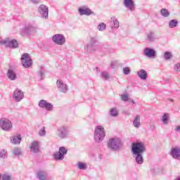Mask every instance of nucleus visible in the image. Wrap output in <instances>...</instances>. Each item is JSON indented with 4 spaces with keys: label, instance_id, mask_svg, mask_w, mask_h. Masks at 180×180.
Segmentation results:
<instances>
[{
    "label": "nucleus",
    "instance_id": "1",
    "mask_svg": "<svg viewBox=\"0 0 180 180\" xmlns=\"http://www.w3.org/2000/svg\"><path fill=\"white\" fill-rule=\"evenodd\" d=\"M98 47H99V40L98 37H91L89 39V43L84 46V49L87 54H91L98 50Z\"/></svg>",
    "mask_w": 180,
    "mask_h": 180
},
{
    "label": "nucleus",
    "instance_id": "2",
    "mask_svg": "<svg viewBox=\"0 0 180 180\" xmlns=\"http://www.w3.org/2000/svg\"><path fill=\"white\" fill-rule=\"evenodd\" d=\"M94 137L96 143L103 141L105 137H106V131L103 126L98 125L95 127Z\"/></svg>",
    "mask_w": 180,
    "mask_h": 180
},
{
    "label": "nucleus",
    "instance_id": "3",
    "mask_svg": "<svg viewBox=\"0 0 180 180\" xmlns=\"http://www.w3.org/2000/svg\"><path fill=\"white\" fill-rule=\"evenodd\" d=\"M147 148L146 144L143 142H135L131 146V153L132 154H144Z\"/></svg>",
    "mask_w": 180,
    "mask_h": 180
},
{
    "label": "nucleus",
    "instance_id": "4",
    "mask_svg": "<svg viewBox=\"0 0 180 180\" xmlns=\"http://www.w3.org/2000/svg\"><path fill=\"white\" fill-rule=\"evenodd\" d=\"M123 143H122V140L120 138L115 137L111 138L108 143V147L110 150H112L113 151H117Z\"/></svg>",
    "mask_w": 180,
    "mask_h": 180
},
{
    "label": "nucleus",
    "instance_id": "5",
    "mask_svg": "<svg viewBox=\"0 0 180 180\" xmlns=\"http://www.w3.org/2000/svg\"><path fill=\"white\" fill-rule=\"evenodd\" d=\"M67 153H68V150L65 148V147H60L58 152L53 153V158L55 161H63Z\"/></svg>",
    "mask_w": 180,
    "mask_h": 180
},
{
    "label": "nucleus",
    "instance_id": "6",
    "mask_svg": "<svg viewBox=\"0 0 180 180\" xmlns=\"http://www.w3.org/2000/svg\"><path fill=\"white\" fill-rule=\"evenodd\" d=\"M13 127L12 122L8 118L0 119V128L4 131H11Z\"/></svg>",
    "mask_w": 180,
    "mask_h": 180
},
{
    "label": "nucleus",
    "instance_id": "7",
    "mask_svg": "<svg viewBox=\"0 0 180 180\" xmlns=\"http://www.w3.org/2000/svg\"><path fill=\"white\" fill-rule=\"evenodd\" d=\"M68 130V126L61 125L57 129V136H58L60 139H67L69 134Z\"/></svg>",
    "mask_w": 180,
    "mask_h": 180
},
{
    "label": "nucleus",
    "instance_id": "8",
    "mask_svg": "<svg viewBox=\"0 0 180 180\" xmlns=\"http://www.w3.org/2000/svg\"><path fill=\"white\" fill-rule=\"evenodd\" d=\"M52 41L58 46H64L65 44V37L63 34H56L52 37Z\"/></svg>",
    "mask_w": 180,
    "mask_h": 180
},
{
    "label": "nucleus",
    "instance_id": "9",
    "mask_svg": "<svg viewBox=\"0 0 180 180\" xmlns=\"http://www.w3.org/2000/svg\"><path fill=\"white\" fill-rule=\"evenodd\" d=\"M21 64L25 68H30V67H32V58L29 53H23L22 55Z\"/></svg>",
    "mask_w": 180,
    "mask_h": 180
},
{
    "label": "nucleus",
    "instance_id": "10",
    "mask_svg": "<svg viewBox=\"0 0 180 180\" xmlns=\"http://www.w3.org/2000/svg\"><path fill=\"white\" fill-rule=\"evenodd\" d=\"M38 105L41 109H46L49 112H52L53 109H54V105L51 104V103L47 102L46 100L39 101Z\"/></svg>",
    "mask_w": 180,
    "mask_h": 180
},
{
    "label": "nucleus",
    "instance_id": "11",
    "mask_svg": "<svg viewBox=\"0 0 180 180\" xmlns=\"http://www.w3.org/2000/svg\"><path fill=\"white\" fill-rule=\"evenodd\" d=\"M4 44L6 47H10V49H18L19 47V44L16 39H11L9 38H6L4 40Z\"/></svg>",
    "mask_w": 180,
    "mask_h": 180
},
{
    "label": "nucleus",
    "instance_id": "12",
    "mask_svg": "<svg viewBox=\"0 0 180 180\" xmlns=\"http://www.w3.org/2000/svg\"><path fill=\"white\" fill-rule=\"evenodd\" d=\"M56 86L59 92H62L63 94H67L68 91V85H67V84H65L63 80L58 79L56 81Z\"/></svg>",
    "mask_w": 180,
    "mask_h": 180
},
{
    "label": "nucleus",
    "instance_id": "13",
    "mask_svg": "<svg viewBox=\"0 0 180 180\" xmlns=\"http://www.w3.org/2000/svg\"><path fill=\"white\" fill-rule=\"evenodd\" d=\"M38 12L43 19H49V7L41 4L38 8Z\"/></svg>",
    "mask_w": 180,
    "mask_h": 180
},
{
    "label": "nucleus",
    "instance_id": "14",
    "mask_svg": "<svg viewBox=\"0 0 180 180\" xmlns=\"http://www.w3.org/2000/svg\"><path fill=\"white\" fill-rule=\"evenodd\" d=\"M13 99L15 102H20L25 98V93L19 89H16L13 94Z\"/></svg>",
    "mask_w": 180,
    "mask_h": 180
},
{
    "label": "nucleus",
    "instance_id": "15",
    "mask_svg": "<svg viewBox=\"0 0 180 180\" xmlns=\"http://www.w3.org/2000/svg\"><path fill=\"white\" fill-rule=\"evenodd\" d=\"M78 12L80 16H84L85 15L86 16H89L91 15H94V12L91 11L89 8L86 6H82L78 8Z\"/></svg>",
    "mask_w": 180,
    "mask_h": 180
},
{
    "label": "nucleus",
    "instance_id": "16",
    "mask_svg": "<svg viewBox=\"0 0 180 180\" xmlns=\"http://www.w3.org/2000/svg\"><path fill=\"white\" fill-rule=\"evenodd\" d=\"M37 29V28L32 25H27L21 30V34H22V36H26V34H31V33L36 32Z\"/></svg>",
    "mask_w": 180,
    "mask_h": 180
},
{
    "label": "nucleus",
    "instance_id": "17",
    "mask_svg": "<svg viewBox=\"0 0 180 180\" xmlns=\"http://www.w3.org/2000/svg\"><path fill=\"white\" fill-rule=\"evenodd\" d=\"M143 54L146 57H148L149 58H155L157 51L151 48H146L143 50Z\"/></svg>",
    "mask_w": 180,
    "mask_h": 180
},
{
    "label": "nucleus",
    "instance_id": "18",
    "mask_svg": "<svg viewBox=\"0 0 180 180\" xmlns=\"http://www.w3.org/2000/svg\"><path fill=\"white\" fill-rule=\"evenodd\" d=\"M124 6L129 11H133L136 9V5L134 4V1L133 0H124Z\"/></svg>",
    "mask_w": 180,
    "mask_h": 180
},
{
    "label": "nucleus",
    "instance_id": "19",
    "mask_svg": "<svg viewBox=\"0 0 180 180\" xmlns=\"http://www.w3.org/2000/svg\"><path fill=\"white\" fill-rule=\"evenodd\" d=\"M170 155L175 160H179L180 158V148L178 147L172 148L170 152Z\"/></svg>",
    "mask_w": 180,
    "mask_h": 180
},
{
    "label": "nucleus",
    "instance_id": "20",
    "mask_svg": "<svg viewBox=\"0 0 180 180\" xmlns=\"http://www.w3.org/2000/svg\"><path fill=\"white\" fill-rule=\"evenodd\" d=\"M30 150L31 153H34L35 154H37V153H40V146H39V142H32L30 146Z\"/></svg>",
    "mask_w": 180,
    "mask_h": 180
},
{
    "label": "nucleus",
    "instance_id": "21",
    "mask_svg": "<svg viewBox=\"0 0 180 180\" xmlns=\"http://www.w3.org/2000/svg\"><path fill=\"white\" fill-rule=\"evenodd\" d=\"M143 153L132 154L135 162L136 164H139V165H141V164L144 162V158H143Z\"/></svg>",
    "mask_w": 180,
    "mask_h": 180
},
{
    "label": "nucleus",
    "instance_id": "22",
    "mask_svg": "<svg viewBox=\"0 0 180 180\" xmlns=\"http://www.w3.org/2000/svg\"><path fill=\"white\" fill-rule=\"evenodd\" d=\"M7 77L10 81H15L18 78V75H16V72H15L12 69H8L7 72Z\"/></svg>",
    "mask_w": 180,
    "mask_h": 180
},
{
    "label": "nucleus",
    "instance_id": "23",
    "mask_svg": "<svg viewBox=\"0 0 180 180\" xmlns=\"http://www.w3.org/2000/svg\"><path fill=\"white\" fill-rule=\"evenodd\" d=\"M49 176V173L44 170H39L37 172V178L39 180H47Z\"/></svg>",
    "mask_w": 180,
    "mask_h": 180
},
{
    "label": "nucleus",
    "instance_id": "24",
    "mask_svg": "<svg viewBox=\"0 0 180 180\" xmlns=\"http://www.w3.org/2000/svg\"><path fill=\"white\" fill-rule=\"evenodd\" d=\"M10 141L11 144L18 145L22 141V136L20 135L13 136L10 138Z\"/></svg>",
    "mask_w": 180,
    "mask_h": 180
},
{
    "label": "nucleus",
    "instance_id": "25",
    "mask_svg": "<svg viewBox=\"0 0 180 180\" xmlns=\"http://www.w3.org/2000/svg\"><path fill=\"white\" fill-rule=\"evenodd\" d=\"M137 75L141 78L143 81H146L147 79L148 75L147 74V71L143 69L140 70L137 72Z\"/></svg>",
    "mask_w": 180,
    "mask_h": 180
},
{
    "label": "nucleus",
    "instance_id": "26",
    "mask_svg": "<svg viewBox=\"0 0 180 180\" xmlns=\"http://www.w3.org/2000/svg\"><path fill=\"white\" fill-rule=\"evenodd\" d=\"M141 119V116L140 115H137L135 116L134 121H133V126H134L136 129H139L140 127V120Z\"/></svg>",
    "mask_w": 180,
    "mask_h": 180
},
{
    "label": "nucleus",
    "instance_id": "27",
    "mask_svg": "<svg viewBox=\"0 0 180 180\" xmlns=\"http://www.w3.org/2000/svg\"><path fill=\"white\" fill-rule=\"evenodd\" d=\"M148 41H155V34L153 32H149L146 34Z\"/></svg>",
    "mask_w": 180,
    "mask_h": 180
},
{
    "label": "nucleus",
    "instance_id": "28",
    "mask_svg": "<svg viewBox=\"0 0 180 180\" xmlns=\"http://www.w3.org/2000/svg\"><path fill=\"white\" fill-rule=\"evenodd\" d=\"M150 172L153 175H158L162 172V169L158 167H155L150 169Z\"/></svg>",
    "mask_w": 180,
    "mask_h": 180
},
{
    "label": "nucleus",
    "instance_id": "29",
    "mask_svg": "<svg viewBox=\"0 0 180 180\" xmlns=\"http://www.w3.org/2000/svg\"><path fill=\"white\" fill-rule=\"evenodd\" d=\"M12 153L16 157H19V155H22V149L20 148L15 147L13 149Z\"/></svg>",
    "mask_w": 180,
    "mask_h": 180
},
{
    "label": "nucleus",
    "instance_id": "30",
    "mask_svg": "<svg viewBox=\"0 0 180 180\" xmlns=\"http://www.w3.org/2000/svg\"><path fill=\"white\" fill-rule=\"evenodd\" d=\"M163 57L166 61H169V60H171L174 56L172 55V52L166 51L164 53Z\"/></svg>",
    "mask_w": 180,
    "mask_h": 180
},
{
    "label": "nucleus",
    "instance_id": "31",
    "mask_svg": "<svg viewBox=\"0 0 180 180\" xmlns=\"http://www.w3.org/2000/svg\"><path fill=\"white\" fill-rule=\"evenodd\" d=\"M169 120V114L165 113L162 117V122L163 124H168V121Z\"/></svg>",
    "mask_w": 180,
    "mask_h": 180
},
{
    "label": "nucleus",
    "instance_id": "32",
    "mask_svg": "<svg viewBox=\"0 0 180 180\" xmlns=\"http://www.w3.org/2000/svg\"><path fill=\"white\" fill-rule=\"evenodd\" d=\"M176 26H178V21L177 20H171L169 22V27H170V29H174V27H176Z\"/></svg>",
    "mask_w": 180,
    "mask_h": 180
},
{
    "label": "nucleus",
    "instance_id": "33",
    "mask_svg": "<svg viewBox=\"0 0 180 180\" xmlns=\"http://www.w3.org/2000/svg\"><path fill=\"white\" fill-rule=\"evenodd\" d=\"M119 115V112H117V108H112L110 110V115L112 116V117H116Z\"/></svg>",
    "mask_w": 180,
    "mask_h": 180
},
{
    "label": "nucleus",
    "instance_id": "34",
    "mask_svg": "<svg viewBox=\"0 0 180 180\" xmlns=\"http://www.w3.org/2000/svg\"><path fill=\"white\" fill-rule=\"evenodd\" d=\"M160 15L164 16V18H168L169 16V11L167 8H162L160 10Z\"/></svg>",
    "mask_w": 180,
    "mask_h": 180
},
{
    "label": "nucleus",
    "instance_id": "35",
    "mask_svg": "<svg viewBox=\"0 0 180 180\" xmlns=\"http://www.w3.org/2000/svg\"><path fill=\"white\" fill-rule=\"evenodd\" d=\"M111 20L113 23V27H115V29H117V27H119V20H117V18L113 16L111 18Z\"/></svg>",
    "mask_w": 180,
    "mask_h": 180
},
{
    "label": "nucleus",
    "instance_id": "36",
    "mask_svg": "<svg viewBox=\"0 0 180 180\" xmlns=\"http://www.w3.org/2000/svg\"><path fill=\"white\" fill-rule=\"evenodd\" d=\"M97 28L99 32H103V30H106V24L104 22H101L100 24H98Z\"/></svg>",
    "mask_w": 180,
    "mask_h": 180
},
{
    "label": "nucleus",
    "instance_id": "37",
    "mask_svg": "<svg viewBox=\"0 0 180 180\" xmlns=\"http://www.w3.org/2000/svg\"><path fill=\"white\" fill-rule=\"evenodd\" d=\"M77 167L79 168V169L85 170L86 169V168H88V166L86 165V163H82L81 162H79L77 163Z\"/></svg>",
    "mask_w": 180,
    "mask_h": 180
},
{
    "label": "nucleus",
    "instance_id": "38",
    "mask_svg": "<svg viewBox=\"0 0 180 180\" xmlns=\"http://www.w3.org/2000/svg\"><path fill=\"white\" fill-rule=\"evenodd\" d=\"M101 78H103V79H105V81H108V79L110 78V77L109 76V73H108V72H101Z\"/></svg>",
    "mask_w": 180,
    "mask_h": 180
},
{
    "label": "nucleus",
    "instance_id": "39",
    "mask_svg": "<svg viewBox=\"0 0 180 180\" xmlns=\"http://www.w3.org/2000/svg\"><path fill=\"white\" fill-rule=\"evenodd\" d=\"M121 100L123 101V102H129V101H131V98H130L127 94H122Z\"/></svg>",
    "mask_w": 180,
    "mask_h": 180
},
{
    "label": "nucleus",
    "instance_id": "40",
    "mask_svg": "<svg viewBox=\"0 0 180 180\" xmlns=\"http://www.w3.org/2000/svg\"><path fill=\"white\" fill-rule=\"evenodd\" d=\"M1 180H13V178L8 174H4L1 176Z\"/></svg>",
    "mask_w": 180,
    "mask_h": 180
},
{
    "label": "nucleus",
    "instance_id": "41",
    "mask_svg": "<svg viewBox=\"0 0 180 180\" xmlns=\"http://www.w3.org/2000/svg\"><path fill=\"white\" fill-rule=\"evenodd\" d=\"M8 157V152L6 150L0 151V158H6Z\"/></svg>",
    "mask_w": 180,
    "mask_h": 180
},
{
    "label": "nucleus",
    "instance_id": "42",
    "mask_svg": "<svg viewBox=\"0 0 180 180\" xmlns=\"http://www.w3.org/2000/svg\"><path fill=\"white\" fill-rule=\"evenodd\" d=\"M39 135L41 137H44V136H46V128L45 127H43L41 129L39 130Z\"/></svg>",
    "mask_w": 180,
    "mask_h": 180
},
{
    "label": "nucleus",
    "instance_id": "43",
    "mask_svg": "<svg viewBox=\"0 0 180 180\" xmlns=\"http://www.w3.org/2000/svg\"><path fill=\"white\" fill-rule=\"evenodd\" d=\"M175 72H180V63H177L174 65Z\"/></svg>",
    "mask_w": 180,
    "mask_h": 180
},
{
    "label": "nucleus",
    "instance_id": "44",
    "mask_svg": "<svg viewBox=\"0 0 180 180\" xmlns=\"http://www.w3.org/2000/svg\"><path fill=\"white\" fill-rule=\"evenodd\" d=\"M38 75L40 77V79H44V70H41L38 72Z\"/></svg>",
    "mask_w": 180,
    "mask_h": 180
},
{
    "label": "nucleus",
    "instance_id": "45",
    "mask_svg": "<svg viewBox=\"0 0 180 180\" xmlns=\"http://www.w3.org/2000/svg\"><path fill=\"white\" fill-rule=\"evenodd\" d=\"M123 73L124 74V75H129V74H130V68H123Z\"/></svg>",
    "mask_w": 180,
    "mask_h": 180
},
{
    "label": "nucleus",
    "instance_id": "46",
    "mask_svg": "<svg viewBox=\"0 0 180 180\" xmlns=\"http://www.w3.org/2000/svg\"><path fill=\"white\" fill-rule=\"evenodd\" d=\"M31 1L32 2V4H39V2H40V0H31Z\"/></svg>",
    "mask_w": 180,
    "mask_h": 180
},
{
    "label": "nucleus",
    "instance_id": "47",
    "mask_svg": "<svg viewBox=\"0 0 180 180\" xmlns=\"http://www.w3.org/2000/svg\"><path fill=\"white\" fill-rule=\"evenodd\" d=\"M175 130H176V131H177L178 133H180V126L176 127Z\"/></svg>",
    "mask_w": 180,
    "mask_h": 180
},
{
    "label": "nucleus",
    "instance_id": "48",
    "mask_svg": "<svg viewBox=\"0 0 180 180\" xmlns=\"http://www.w3.org/2000/svg\"><path fill=\"white\" fill-rule=\"evenodd\" d=\"M115 64H116V62H112L111 63V68H115Z\"/></svg>",
    "mask_w": 180,
    "mask_h": 180
},
{
    "label": "nucleus",
    "instance_id": "49",
    "mask_svg": "<svg viewBox=\"0 0 180 180\" xmlns=\"http://www.w3.org/2000/svg\"><path fill=\"white\" fill-rule=\"evenodd\" d=\"M125 115H127L128 116L130 115V112L129 111H125L124 112Z\"/></svg>",
    "mask_w": 180,
    "mask_h": 180
},
{
    "label": "nucleus",
    "instance_id": "50",
    "mask_svg": "<svg viewBox=\"0 0 180 180\" xmlns=\"http://www.w3.org/2000/svg\"><path fill=\"white\" fill-rule=\"evenodd\" d=\"M150 129H155V125H151Z\"/></svg>",
    "mask_w": 180,
    "mask_h": 180
},
{
    "label": "nucleus",
    "instance_id": "51",
    "mask_svg": "<svg viewBox=\"0 0 180 180\" xmlns=\"http://www.w3.org/2000/svg\"><path fill=\"white\" fill-rule=\"evenodd\" d=\"M129 102H131L132 103H134V100H132V99L131 98V101H129Z\"/></svg>",
    "mask_w": 180,
    "mask_h": 180
},
{
    "label": "nucleus",
    "instance_id": "52",
    "mask_svg": "<svg viewBox=\"0 0 180 180\" xmlns=\"http://www.w3.org/2000/svg\"><path fill=\"white\" fill-rule=\"evenodd\" d=\"M0 44H4V40L3 41L0 40Z\"/></svg>",
    "mask_w": 180,
    "mask_h": 180
},
{
    "label": "nucleus",
    "instance_id": "53",
    "mask_svg": "<svg viewBox=\"0 0 180 180\" xmlns=\"http://www.w3.org/2000/svg\"><path fill=\"white\" fill-rule=\"evenodd\" d=\"M170 102H174V100L172 98L169 99Z\"/></svg>",
    "mask_w": 180,
    "mask_h": 180
},
{
    "label": "nucleus",
    "instance_id": "54",
    "mask_svg": "<svg viewBox=\"0 0 180 180\" xmlns=\"http://www.w3.org/2000/svg\"><path fill=\"white\" fill-rule=\"evenodd\" d=\"M176 180H180V177H178Z\"/></svg>",
    "mask_w": 180,
    "mask_h": 180
}]
</instances>
